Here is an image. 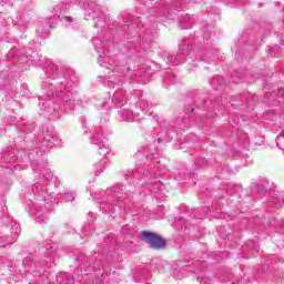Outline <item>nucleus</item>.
Listing matches in <instances>:
<instances>
[{"label":"nucleus","mask_w":284,"mask_h":284,"mask_svg":"<svg viewBox=\"0 0 284 284\" xmlns=\"http://www.w3.org/2000/svg\"><path fill=\"white\" fill-rule=\"evenodd\" d=\"M141 239L144 241V243H148L152 250H163V247H165V240L156 233L143 231Z\"/></svg>","instance_id":"f257e3e1"},{"label":"nucleus","mask_w":284,"mask_h":284,"mask_svg":"<svg viewBox=\"0 0 284 284\" xmlns=\"http://www.w3.org/2000/svg\"><path fill=\"white\" fill-rule=\"evenodd\" d=\"M72 91L70 90H65V91H60L59 93L55 94V97H60V99H62V101H70V99H72Z\"/></svg>","instance_id":"f03ea898"},{"label":"nucleus","mask_w":284,"mask_h":284,"mask_svg":"<svg viewBox=\"0 0 284 284\" xmlns=\"http://www.w3.org/2000/svg\"><path fill=\"white\" fill-rule=\"evenodd\" d=\"M1 159H2V163H10L14 159V153L7 151L6 153H3Z\"/></svg>","instance_id":"7ed1b4c3"},{"label":"nucleus","mask_w":284,"mask_h":284,"mask_svg":"<svg viewBox=\"0 0 284 284\" xmlns=\"http://www.w3.org/2000/svg\"><path fill=\"white\" fill-rule=\"evenodd\" d=\"M105 160H101L98 164H95V172H103L105 170Z\"/></svg>","instance_id":"20e7f679"},{"label":"nucleus","mask_w":284,"mask_h":284,"mask_svg":"<svg viewBox=\"0 0 284 284\" xmlns=\"http://www.w3.org/2000/svg\"><path fill=\"white\" fill-rule=\"evenodd\" d=\"M100 156H105V154H108L110 152V150L108 149V146H105V144H103L101 148H100Z\"/></svg>","instance_id":"39448f33"},{"label":"nucleus","mask_w":284,"mask_h":284,"mask_svg":"<svg viewBox=\"0 0 284 284\" xmlns=\"http://www.w3.org/2000/svg\"><path fill=\"white\" fill-rule=\"evenodd\" d=\"M276 145L280 148V150H283V135H278L276 138Z\"/></svg>","instance_id":"423d86ee"},{"label":"nucleus","mask_w":284,"mask_h":284,"mask_svg":"<svg viewBox=\"0 0 284 284\" xmlns=\"http://www.w3.org/2000/svg\"><path fill=\"white\" fill-rule=\"evenodd\" d=\"M64 200L68 202H72L74 201V195H72L71 193H67L64 194Z\"/></svg>","instance_id":"0eeeda50"},{"label":"nucleus","mask_w":284,"mask_h":284,"mask_svg":"<svg viewBox=\"0 0 284 284\" xmlns=\"http://www.w3.org/2000/svg\"><path fill=\"white\" fill-rule=\"evenodd\" d=\"M38 223H47L48 222V216H44V219H41V215H38Z\"/></svg>","instance_id":"6e6552de"},{"label":"nucleus","mask_w":284,"mask_h":284,"mask_svg":"<svg viewBox=\"0 0 284 284\" xmlns=\"http://www.w3.org/2000/svg\"><path fill=\"white\" fill-rule=\"evenodd\" d=\"M140 108H141V110H146L148 103L142 102V103L140 104Z\"/></svg>","instance_id":"1a4fd4ad"},{"label":"nucleus","mask_w":284,"mask_h":284,"mask_svg":"<svg viewBox=\"0 0 284 284\" xmlns=\"http://www.w3.org/2000/svg\"><path fill=\"white\" fill-rule=\"evenodd\" d=\"M43 176H44L45 179H50V176H52V173L47 171L45 174H43Z\"/></svg>","instance_id":"9d476101"},{"label":"nucleus","mask_w":284,"mask_h":284,"mask_svg":"<svg viewBox=\"0 0 284 284\" xmlns=\"http://www.w3.org/2000/svg\"><path fill=\"white\" fill-rule=\"evenodd\" d=\"M64 21H68L69 23H71L72 17H65V18H64Z\"/></svg>","instance_id":"9b49d317"},{"label":"nucleus","mask_w":284,"mask_h":284,"mask_svg":"<svg viewBox=\"0 0 284 284\" xmlns=\"http://www.w3.org/2000/svg\"><path fill=\"white\" fill-rule=\"evenodd\" d=\"M6 245H8V243H0V247H6Z\"/></svg>","instance_id":"f8f14e48"},{"label":"nucleus","mask_w":284,"mask_h":284,"mask_svg":"<svg viewBox=\"0 0 284 284\" xmlns=\"http://www.w3.org/2000/svg\"><path fill=\"white\" fill-rule=\"evenodd\" d=\"M174 59V57H172V55H169L168 57V61H171V60H173Z\"/></svg>","instance_id":"ddd939ff"},{"label":"nucleus","mask_w":284,"mask_h":284,"mask_svg":"<svg viewBox=\"0 0 284 284\" xmlns=\"http://www.w3.org/2000/svg\"><path fill=\"white\" fill-rule=\"evenodd\" d=\"M84 10H87V12H89V11H90V9H87L85 7H84Z\"/></svg>","instance_id":"4468645a"},{"label":"nucleus","mask_w":284,"mask_h":284,"mask_svg":"<svg viewBox=\"0 0 284 284\" xmlns=\"http://www.w3.org/2000/svg\"><path fill=\"white\" fill-rule=\"evenodd\" d=\"M159 143H161V138L158 139Z\"/></svg>","instance_id":"2eb2a0df"},{"label":"nucleus","mask_w":284,"mask_h":284,"mask_svg":"<svg viewBox=\"0 0 284 284\" xmlns=\"http://www.w3.org/2000/svg\"><path fill=\"white\" fill-rule=\"evenodd\" d=\"M95 145H101V143L95 142Z\"/></svg>","instance_id":"dca6fc26"},{"label":"nucleus","mask_w":284,"mask_h":284,"mask_svg":"<svg viewBox=\"0 0 284 284\" xmlns=\"http://www.w3.org/2000/svg\"><path fill=\"white\" fill-rule=\"evenodd\" d=\"M18 232H21V230L19 227H17Z\"/></svg>","instance_id":"f3484780"},{"label":"nucleus","mask_w":284,"mask_h":284,"mask_svg":"<svg viewBox=\"0 0 284 284\" xmlns=\"http://www.w3.org/2000/svg\"><path fill=\"white\" fill-rule=\"evenodd\" d=\"M116 97H119V93L115 94V99H116Z\"/></svg>","instance_id":"a211bd4d"},{"label":"nucleus","mask_w":284,"mask_h":284,"mask_svg":"<svg viewBox=\"0 0 284 284\" xmlns=\"http://www.w3.org/2000/svg\"><path fill=\"white\" fill-rule=\"evenodd\" d=\"M50 28H54V26H50Z\"/></svg>","instance_id":"6ab92c4d"},{"label":"nucleus","mask_w":284,"mask_h":284,"mask_svg":"<svg viewBox=\"0 0 284 284\" xmlns=\"http://www.w3.org/2000/svg\"><path fill=\"white\" fill-rule=\"evenodd\" d=\"M94 41H97V39H93V43H94Z\"/></svg>","instance_id":"aec40b11"}]
</instances>
